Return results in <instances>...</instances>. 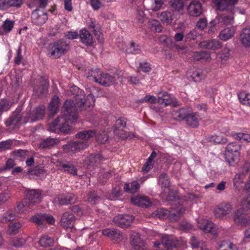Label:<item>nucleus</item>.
Instances as JSON below:
<instances>
[{"mask_svg":"<svg viewBox=\"0 0 250 250\" xmlns=\"http://www.w3.org/2000/svg\"><path fill=\"white\" fill-rule=\"evenodd\" d=\"M80 37L82 42L86 46L92 45L93 42L92 35L88 31L85 29H83L80 31L79 34Z\"/></svg>","mask_w":250,"mask_h":250,"instance_id":"31","label":"nucleus"},{"mask_svg":"<svg viewBox=\"0 0 250 250\" xmlns=\"http://www.w3.org/2000/svg\"><path fill=\"white\" fill-rule=\"evenodd\" d=\"M238 97L242 104L250 106V94L242 92L238 95Z\"/></svg>","mask_w":250,"mask_h":250,"instance_id":"54","label":"nucleus"},{"mask_svg":"<svg viewBox=\"0 0 250 250\" xmlns=\"http://www.w3.org/2000/svg\"><path fill=\"white\" fill-rule=\"evenodd\" d=\"M45 106L40 105L36 107L32 112H29L30 115L29 122H33L43 119L45 115Z\"/></svg>","mask_w":250,"mask_h":250,"instance_id":"18","label":"nucleus"},{"mask_svg":"<svg viewBox=\"0 0 250 250\" xmlns=\"http://www.w3.org/2000/svg\"><path fill=\"white\" fill-rule=\"evenodd\" d=\"M161 244L167 250H174L185 245L186 242L182 239H178L171 236L166 235L162 236Z\"/></svg>","mask_w":250,"mask_h":250,"instance_id":"5","label":"nucleus"},{"mask_svg":"<svg viewBox=\"0 0 250 250\" xmlns=\"http://www.w3.org/2000/svg\"><path fill=\"white\" fill-rule=\"evenodd\" d=\"M240 146L236 143L229 144L226 148L225 156L226 161L230 166H235L238 160L239 156V150Z\"/></svg>","mask_w":250,"mask_h":250,"instance_id":"3","label":"nucleus"},{"mask_svg":"<svg viewBox=\"0 0 250 250\" xmlns=\"http://www.w3.org/2000/svg\"><path fill=\"white\" fill-rule=\"evenodd\" d=\"M148 2L150 4L149 9L153 11H157L162 7V5L164 4V0H149Z\"/></svg>","mask_w":250,"mask_h":250,"instance_id":"48","label":"nucleus"},{"mask_svg":"<svg viewBox=\"0 0 250 250\" xmlns=\"http://www.w3.org/2000/svg\"><path fill=\"white\" fill-rule=\"evenodd\" d=\"M210 27L213 28L216 26H222L223 25V19L222 15H219L216 18L212 20L209 23Z\"/></svg>","mask_w":250,"mask_h":250,"instance_id":"62","label":"nucleus"},{"mask_svg":"<svg viewBox=\"0 0 250 250\" xmlns=\"http://www.w3.org/2000/svg\"><path fill=\"white\" fill-rule=\"evenodd\" d=\"M213 1L216 6L217 10L221 11L230 10V7L226 0H213Z\"/></svg>","mask_w":250,"mask_h":250,"instance_id":"44","label":"nucleus"},{"mask_svg":"<svg viewBox=\"0 0 250 250\" xmlns=\"http://www.w3.org/2000/svg\"><path fill=\"white\" fill-rule=\"evenodd\" d=\"M48 85V82L44 79H42L39 83L34 87V95L38 97L44 96L47 93Z\"/></svg>","mask_w":250,"mask_h":250,"instance_id":"17","label":"nucleus"},{"mask_svg":"<svg viewBox=\"0 0 250 250\" xmlns=\"http://www.w3.org/2000/svg\"><path fill=\"white\" fill-rule=\"evenodd\" d=\"M97 132L95 130H85L79 132L76 134V137L83 140H87L88 139L96 136Z\"/></svg>","mask_w":250,"mask_h":250,"instance_id":"33","label":"nucleus"},{"mask_svg":"<svg viewBox=\"0 0 250 250\" xmlns=\"http://www.w3.org/2000/svg\"><path fill=\"white\" fill-rule=\"evenodd\" d=\"M126 51L128 53L139 54L141 53V49L138 44L134 41H131L130 46L126 49Z\"/></svg>","mask_w":250,"mask_h":250,"instance_id":"50","label":"nucleus"},{"mask_svg":"<svg viewBox=\"0 0 250 250\" xmlns=\"http://www.w3.org/2000/svg\"><path fill=\"white\" fill-rule=\"evenodd\" d=\"M103 234L115 241H120L123 238L120 231L114 229H105L103 231Z\"/></svg>","mask_w":250,"mask_h":250,"instance_id":"27","label":"nucleus"},{"mask_svg":"<svg viewBox=\"0 0 250 250\" xmlns=\"http://www.w3.org/2000/svg\"><path fill=\"white\" fill-rule=\"evenodd\" d=\"M39 244L41 247L44 248L51 247L54 244V240L47 235H44L40 238Z\"/></svg>","mask_w":250,"mask_h":250,"instance_id":"43","label":"nucleus"},{"mask_svg":"<svg viewBox=\"0 0 250 250\" xmlns=\"http://www.w3.org/2000/svg\"><path fill=\"white\" fill-rule=\"evenodd\" d=\"M27 172L28 174L31 176H37V177H41L45 174V171L42 168L35 167L34 168L29 169Z\"/></svg>","mask_w":250,"mask_h":250,"instance_id":"51","label":"nucleus"},{"mask_svg":"<svg viewBox=\"0 0 250 250\" xmlns=\"http://www.w3.org/2000/svg\"><path fill=\"white\" fill-rule=\"evenodd\" d=\"M16 215L15 214L8 211L2 215L0 221L2 223H6L9 221H13L15 219Z\"/></svg>","mask_w":250,"mask_h":250,"instance_id":"60","label":"nucleus"},{"mask_svg":"<svg viewBox=\"0 0 250 250\" xmlns=\"http://www.w3.org/2000/svg\"><path fill=\"white\" fill-rule=\"evenodd\" d=\"M193 57L195 60L200 61L202 60H208V59H210V56L208 51H203L194 52Z\"/></svg>","mask_w":250,"mask_h":250,"instance_id":"46","label":"nucleus"},{"mask_svg":"<svg viewBox=\"0 0 250 250\" xmlns=\"http://www.w3.org/2000/svg\"><path fill=\"white\" fill-rule=\"evenodd\" d=\"M157 15V17L160 19V20L164 24L169 25L171 23L173 18L171 12L165 11L161 13L160 15L158 14Z\"/></svg>","mask_w":250,"mask_h":250,"instance_id":"41","label":"nucleus"},{"mask_svg":"<svg viewBox=\"0 0 250 250\" xmlns=\"http://www.w3.org/2000/svg\"><path fill=\"white\" fill-rule=\"evenodd\" d=\"M130 243L135 250H149L147 245L141 238L140 235L137 233H132L130 237Z\"/></svg>","mask_w":250,"mask_h":250,"instance_id":"13","label":"nucleus"},{"mask_svg":"<svg viewBox=\"0 0 250 250\" xmlns=\"http://www.w3.org/2000/svg\"><path fill=\"white\" fill-rule=\"evenodd\" d=\"M63 108L64 114L69 116L68 119L72 123H75L78 118V115L76 113V107L75 106L74 102L71 100H67L65 101Z\"/></svg>","mask_w":250,"mask_h":250,"instance_id":"7","label":"nucleus"},{"mask_svg":"<svg viewBox=\"0 0 250 250\" xmlns=\"http://www.w3.org/2000/svg\"><path fill=\"white\" fill-rule=\"evenodd\" d=\"M57 200L59 205L64 206L75 203L77 200V197L72 193H67L59 195Z\"/></svg>","mask_w":250,"mask_h":250,"instance_id":"21","label":"nucleus"},{"mask_svg":"<svg viewBox=\"0 0 250 250\" xmlns=\"http://www.w3.org/2000/svg\"><path fill=\"white\" fill-rule=\"evenodd\" d=\"M76 218L71 213L66 211L64 212L60 219L61 226L65 229H72L75 222Z\"/></svg>","mask_w":250,"mask_h":250,"instance_id":"12","label":"nucleus"},{"mask_svg":"<svg viewBox=\"0 0 250 250\" xmlns=\"http://www.w3.org/2000/svg\"><path fill=\"white\" fill-rule=\"evenodd\" d=\"M41 193L35 189L27 191L24 198L18 202L15 210L19 213H26L32 210L33 207L40 202Z\"/></svg>","mask_w":250,"mask_h":250,"instance_id":"1","label":"nucleus"},{"mask_svg":"<svg viewBox=\"0 0 250 250\" xmlns=\"http://www.w3.org/2000/svg\"><path fill=\"white\" fill-rule=\"evenodd\" d=\"M153 215L158 218L164 219L168 217L169 211L162 208H158L153 212Z\"/></svg>","mask_w":250,"mask_h":250,"instance_id":"52","label":"nucleus"},{"mask_svg":"<svg viewBox=\"0 0 250 250\" xmlns=\"http://www.w3.org/2000/svg\"><path fill=\"white\" fill-rule=\"evenodd\" d=\"M159 184L162 186V188H165V189L168 188L170 187V178L167 174L163 172L160 175Z\"/></svg>","mask_w":250,"mask_h":250,"instance_id":"40","label":"nucleus"},{"mask_svg":"<svg viewBox=\"0 0 250 250\" xmlns=\"http://www.w3.org/2000/svg\"><path fill=\"white\" fill-rule=\"evenodd\" d=\"M30 220L39 226L45 225L46 222L50 224H53L55 223V219L53 216L46 213H37L32 216Z\"/></svg>","mask_w":250,"mask_h":250,"instance_id":"8","label":"nucleus"},{"mask_svg":"<svg viewBox=\"0 0 250 250\" xmlns=\"http://www.w3.org/2000/svg\"><path fill=\"white\" fill-rule=\"evenodd\" d=\"M21 109L17 108L5 122L7 127L15 128L18 127L20 124H25L29 122L30 115L28 111L21 112Z\"/></svg>","mask_w":250,"mask_h":250,"instance_id":"2","label":"nucleus"},{"mask_svg":"<svg viewBox=\"0 0 250 250\" xmlns=\"http://www.w3.org/2000/svg\"><path fill=\"white\" fill-rule=\"evenodd\" d=\"M102 196L101 191H91L87 194L85 200L92 205H96L102 199Z\"/></svg>","mask_w":250,"mask_h":250,"instance_id":"28","label":"nucleus"},{"mask_svg":"<svg viewBox=\"0 0 250 250\" xmlns=\"http://www.w3.org/2000/svg\"><path fill=\"white\" fill-rule=\"evenodd\" d=\"M101 73H100V70L98 68H96L95 69H91L88 72V75L87 76V78H92L95 82L98 83L99 82V78L100 77V75Z\"/></svg>","mask_w":250,"mask_h":250,"instance_id":"57","label":"nucleus"},{"mask_svg":"<svg viewBox=\"0 0 250 250\" xmlns=\"http://www.w3.org/2000/svg\"><path fill=\"white\" fill-rule=\"evenodd\" d=\"M118 75L114 74L110 75L107 73H102L99 78V83L105 86H109L116 83L119 79Z\"/></svg>","mask_w":250,"mask_h":250,"instance_id":"16","label":"nucleus"},{"mask_svg":"<svg viewBox=\"0 0 250 250\" xmlns=\"http://www.w3.org/2000/svg\"><path fill=\"white\" fill-rule=\"evenodd\" d=\"M231 211V205L229 203H222L215 209L214 213L216 217L223 218Z\"/></svg>","mask_w":250,"mask_h":250,"instance_id":"20","label":"nucleus"},{"mask_svg":"<svg viewBox=\"0 0 250 250\" xmlns=\"http://www.w3.org/2000/svg\"><path fill=\"white\" fill-rule=\"evenodd\" d=\"M14 21L6 20L2 25L4 30L7 32H10L13 28Z\"/></svg>","mask_w":250,"mask_h":250,"instance_id":"63","label":"nucleus"},{"mask_svg":"<svg viewBox=\"0 0 250 250\" xmlns=\"http://www.w3.org/2000/svg\"><path fill=\"white\" fill-rule=\"evenodd\" d=\"M131 202L138 206L146 208L151 205V202L146 196H138L131 198Z\"/></svg>","mask_w":250,"mask_h":250,"instance_id":"22","label":"nucleus"},{"mask_svg":"<svg viewBox=\"0 0 250 250\" xmlns=\"http://www.w3.org/2000/svg\"><path fill=\"white\" fill-rule=\"evenodd\" d=\"M84 96H78L77 97L76 105L77 110L80 111L90 110L94 105L95 98L92 94H88L86 99L84 98Z\"/></svg>","mask_w":250,"mask_h":250,"instance_id":"6","label":"nucleus"},{"mask_svg":"<svg viewBox=\"0 0 250 250\" xmlns=\"http://www.w3.org/2000/svg\"><path fill=\"white\" fill-rule=\"evenodd\" d=\"M28 153L29 152L27 150L21 149L13 151L12 155L16 157L25 158L28 155Z\"/></svg>","mask_w":250,"mask_h":250,"instance_id":"61","label":"nucleus"},{"mask_svg":"<svg viewBox=\"0 0 250 250\" xmlns=\"http://www.w3.org/2000/svg\"><path fill=\"white\" fill-rule=\"evenodd\" d=\"M198 227L205 233H210L212 234L213 236H217V232L214 228V225L211 221H205L204 223L202 224L198 223Z\"/></svg>","mask_w":250,"mask_h":250,"instance_id":"24","label":"nucleus"},{"mask_svg":"<svg viewBox=\"0 0 250 250\" xmlns=\"http://www.w3.org/2000/svg\"><path fill=\"white\" fill-rule=\"evenodd\" d=\"M72 130V127L66 122H62L57 129V132L56 133H62L64 134H69Z\"/></svg>","mask_w":250,"mask_h":250,"instance_id":"47","label":"nucleus"},{"mask_svg":"<svg viewBox=\"0 0 250 250\" xmlns=\"http://www.w3.org/2000/svg\"><path fill=\"white\" fill-rule=\"evenodd\" d=\"M126 122L127 119L123 117L120 118L117 120L114 127V131L115 132L117 130L120 128H125L126 126Z\"/></svg>","mask_w":250,"mask_h":250,"instance_id":"58","label":"nucleus"},{"mask_svg":"<svg viewBox=\"0 0 250 250\" xmlns=\"http://www.w3.org/2000/svg\"><path fill=\"white\" fill-rule=\"evenodd\" d=\"M139 188L140 185L136 181H133L130 184L125 183L124 187V190L129 193H134L137 192Z\"/></svg>","mask_w":250,"mask_h":250,"instance_id":"39","label":"nucleus"},{"mask_svg":"<svg viewBox=\"0 0 250 250\" xmlns=\"http://www.w3.org/2000/svg\"><path fill=\"white\" fill-rule=\"evenodd\" d=\"M235 32L236 28L234 26H231L222 30L219 35V37L222 41H227L231 39Z\"/></svg>","mask_w":250,"mask_h":250,"instance_id":"30","label":"nucleus"},{"mask_svg":"<svg viewBox=\"0 0 250 250\" xmlns=\"http://www.w3.org/2000/svg\"><path fill=\"white\" fill-rule=\"evenodd\" d=\"M63 119L62 118L58 117L55 119L50 125L49 126L48 130L50 131L56 132H57V129L61 123V120Z\"/></svg>","mask_w":250,"mask_h":250,"instance_id":"59","label":"nucleus"},{"mask_svg":"<svg viewBox=\"0 0 250 250\" xmlns=\"http://www.w3.org/2000/svg\"><path fill=\"white\" fill-rule=\"evenodd\" d=\"M48 19L46 13L40 11L39 9H35L32 14L31 20L32 22L36 25H41L44 24Z\"/></svg>","mask_w":250,"mask_h":250,"instance_id":"15","label":"nucleus"},{"mask_svg":"<svg viewBox=\"0 0 250 250\" xmlns=\"http://www.w3.org/2000/svg\"><path fill=\"white\" fill-rule=\"evenodd\" d=\"M172 98L167 92H164L163 94H159L158 103L162 106H166L172 103Z\"/></svg>","mask_w":250,"mask_h":250,"instance_id":"34","label":"nucleus"},{"mask_svg":"<svg viewBox=\"0 0 250 250\" xmlns=\"http://www.w3.org/2000/svg\"><path fill=\"white\" fill-rule=\"evenodd\" d=\"M88 145L87 141H73L65 145L64 148L69 151L76 152L85 149Z\"/></svg>","mask_w":250,"mask_h":250,"instance_id":"14","label":"nucleus"},{"mask_svg":"<svg viewBox=\"0 0 250 250\" xmlns=\"http://www.w3.org/2000/svg\"><path fill=\"white\" fill-rule=\"evenodd\" d=\"M58 142L56 139L48 138L43 140L40 144V148L42 149L50 148L53 147Z\"/></svg>","mask_w":250,"mask_h":250,"instance_id":"42","label":"nucleus"},{"mask_svg":"<svg viewBox=\"0 0 250 250\" xmlns=\"http://www.w3.org/2000/svg\"><path fill=\"white\" fill-rule=\"evenodd\" d=\"M240 41L245 47L250 46V26L243 29L240 34Z\"/></svg>","mask_w":250,"mask_h":250,"instance_id":"26","label":"nucleus"},{"mask_svg":"<svg viewBox=\"0 0 250 250\" xmlns=\"http://www.w3.org/2000/svg\"><path fill=\"white\" fill-rule=\"evenodd\" d=\"M69 48L68 44L62 41H59L50 43L47 47V49L51 56L57 59L66 53Z\"/></svg>","mask_w":250,"mask_h":250,"instance_id":"4","label":"nucleus"},{"mask_svg":"<svg viewBox=\"0 0 250 250\" xmlns=\"http://www.w3.org/2000/svg\"><path fill=\"white\" fill-rule=\"evenodd\" d=\"M200 45L203 48L213 50L219 49L222 47V42L215 39L202 42Z\"/></svg>","mask_w":250,"mask_h":250,"instance_id":"23","label":"nucleus"},{"mask_svg":"<svg viewBox=\"0 0 250 250\" xmlns=\"http://www.w3.org/2000/svg\"><path fill=\"white\" fill-rule=\"evenodd\" d=\"M95 23L96 21H91L89 23V27L93 29L95 36L97 37L99 42L102 43L104 42V40L102 37H101V33L97 30L98 28L96 27Z\"/></svg>","mask_w":250,"mask_h":250,"instance_id":"55","label":"nucleus"},{"mask_svg":"<svg viewBox=\"0 0 250 250\" xmlns=\"http://www.w3.org/2000/svg\"><path fill=\"white\" fill-rule=\"evenodd\" d=\"M185 121L187 125L191 127L195 128L199 125L198 120L196 113H189Z\"/></svg>","mask_w":250,"mask_h":250,"instance_id":"37","label":"nucleus"},{"mask_svg":"<svg viewBox=\"0 0 250 250\" xmlns=\"http://www.w3.org/2000/svg\"><path fill=\"white\" fill-rule=\"evenodd\" d=\"M187 75L188 79H190L195 82H200L205 77L204 74L198 71L194 67L189 69L187 72Z\"/></svg>","mask_w":250,"mask_h":250,"instance_id":"29","label":"nucleus"},{"mask_svg":"<svg viewBox=\"0 0 250 250\" xmlns=\"http://www.w3.org/2000/svg\"><path fill=\"white\" fill-rule=\"evenodd\" d=\"M234 221L238 226H246L250 225V216H247L237 211L234 215Z\"/></svg>","mask_w":250,"mask_h":250,"instance_id":"25","label":"nucleus"},{"mask_svg":"<svg viewBox=\"0 0 250 250\" xmlns=\"http://www.w3.org/2000/svg\"><path fill=\"white\" fill-rule=\"evenodd\" d=\"M170 5L173 9L177 11L183 10L184 3L182 0H172L170 1Z\"/></svg>","mask_w":250,"mask_h":250,"instance_id":"56","label":"nucleus"},{"mask_svg":"<svg viewBox=\"0 0 250 250\" xmlns=\"http://www.w3.org/2000/svg\"><path fill=\"white\" fill-rule=\"evenodd\" d=\"M104 159L103 155L100 153H92L84 160V165L88 168L97 167Z\"/></svg>","mask_w":250,"mask_h":250,"instance_id":"11","label":"nucleus"},{"mask_svg":"<svg viewBox=\"0 0 250 250\" xmlns=\"http://www.w3.org/2000/svg\"><path fill=\"white\" fill-rule=\"evenodd\" d=\"M204 241L199 239L195 236H192L190 239L189 243L192 249H198L201 245L203 244Z\"/></svg>","mask_w":250,"mask_h":250,"instance_id":"49","label":"nucleus"},{"mask_svg":"<svg viewBox=\"0 0 250 250\" xmlns=\"http://www.w3.org/2000/svg\"><path fill=\"white\" fill-rule=\"evenodd\" d=\"M217 250H238L237 246L230 242L223 241L217 244Z\"/></svg>","mask_w":250,"mask_h":250,"instance_id":"38","label":"nucleus"},{"mask_svg":"<svg viewBox=\"0 0 250 250\" xmlns=\"http://www.w3.org/2000/svg\"><path fill=\"white\" fill-rule=\"evenodd\" d=\"M187 11L190 17H199L203 12V4L197 0H191L187 7Z\"/></svg>","mask_w":250,"mask_h":250,"instance_id":"9","label":"nucleus"},{"mask_svg":"<svg viewBox=\"0 0 250 250\" xmlns=\"http://www.w3.org/2000/svg\"><path fill=\"white\" fill-rule=\"evenodd\" d=\"M148 26L152 31L160 33L162 30L160 22L156 20H151L148 21Z\"/></svg>","mask_w":250,"mask_h":250,"instance_id":"45","label":"nucleus"},{"mask_svg":"<svg viewBox=\"0 0 250 250\" xmlns=\"http://www.w3.org/2000/svg\"><path fill=\"white\" fill-rule=\"evenodd\" d=\"M59 100V97L55 95L53 97L51 101L49 103L48 109L50 112V114H51L52 116L56 114L58 110L60 104Z\"/></svg>","mask_w":250,"mask_h":250,"instance_id":"36","label":"nucleus"},{"mask_svg":"<svg viewBox=\"0 0 250 250\" xmlns=\"http://www.w3.org/2000/svg\"><path fill=\"white\" fill-rule=\"evenodd\" d=\"M160 195L167 201H174L178 198L177 192L169 189V188L164 189Z\"/></svg>","mask_w":250,"mask_h":250,"instance_id":"32","label":"nucleus"},{"mask_svg":"<svg viewBox=\"0 0 250 250\" xmlns=\"http://www.w3.org/2000/svg\"><path fill=\"white\" fill-rule=\"evenodd\" d=\"M189 113L188 108H182L178 110L174 111L172 113L173 118L177 120H185Z\"/></svg>","mask_w":250,"mask_h":250,"instance_id":"35","label":"nucleus"},{"mask_svg":"<svg viewBox=\"0 0 250 250\" xmlns=\"http://www.w3.org/2000/svg\"><path fill=\"white\" fill-rule=\"evenodd\" d=\"M241 206L244 210H250V195L243 199Z\"/></svg>","mask_w":250,"mask_h":250,"instance_id":"64","label":"nucleus"},{"mask_svg":"<svg viewBox=\"0 0 250 250\" xmlns=\"http://www.w3.org/2000/svg\"><path fill=\"white\" fill-rule=\"evenodd\" d=\"M23 4V0H0V10H5L10 7L19 8Z\"/></svg>","mask_w":250,"mask_h":250,"instance_id":"19","label":"nucleus"},{"mask_svg":"<svg viewBox=\"0 0 250 250\" xmlns=\"http://www.w3.org/2000/svg\"><path fill=\"white\" fill-rule=\"evenodd\" d=\"M133 219L132 215L119 214L113 217V221L117 226L123 228H126L130 226Z\"/></svg>","mask_w":250,"mask_h":250,"instance_id":"10","label":"nucleus"},{"mask_svg":"<svg viewBox=\"0 0 250 250\" xmlns=\"http://www.w3.org/2000/svg\"><path fill=\"white\" fill-rule=\"evenodd\" d=\"M62 167L64 169V171L74 175H77V169L72 164H62Z\"/></svg>","mask_w":250,"mask_h":250,"instance_id":"53","label":"nucleus"}]
</instances>
